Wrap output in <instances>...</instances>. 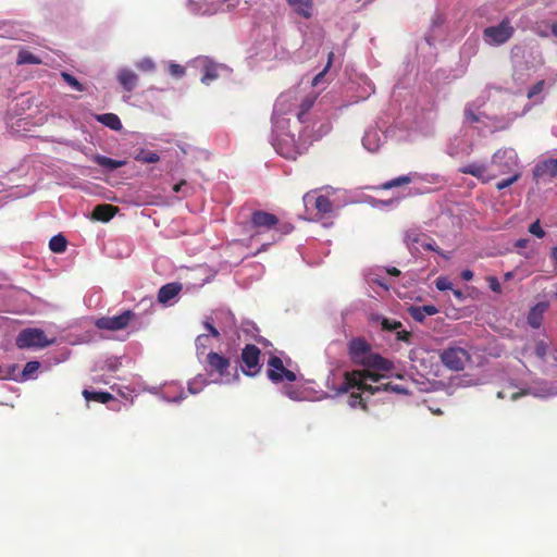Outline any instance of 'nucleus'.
<instances>
[{
  "label": "nucleus",
  "mask_w": 557,
  "mask_h": 557,
  "mask_svg": "<svg viewBox=\"0 0 557 557\" xmlns=\"http://www.w3.org/2000/svg\"><path fill=\"white\" fill-rule=\"evenodd\" d=\"M545 85V81H539L536 84H534L529 90H528V98L532 99L536 95L543 91Z\"/></svg>",
  "instance_id": "44"
},
{
  "label": "nucleus",
  "mask_w": 557,
  "mask_h": 557,
  "mask_svg": "<svg viewBox=\"0 0 557 557\" xmlns=\"http://www.w3.org/2000/svg\"><path fill=\"white\" fill-rule=\"evenodd\" d=\"M348 356L354 364L361 366L366 369L345 372L344 382L339 392L347 393L354 388L367 392L371 395L382 391L403 392L397 385H392L391 383H383L375 386L367 383V381L380 382L384 375L376 371L389 372L394 369V363L383 358L380 354L374 352L371 345L364 338L355 337L349 341Z\"/></svg>",
  "instance_id": "1"
},
{
  "label": "nucleus",
  "mask_w": 557,
  "mask_h": 557,
  "mask_svg": "<svg viewBox=\"0 0 557 557\" xmlns=\"http://www.w3.org/2000/svg\"><path fill=\"white\" fill-rule=\"evenodd\" d=\"M547 350H548V345L546 342L544 341H539L536 342L535 344V355L540 358V359H544L546 354H547Z\"/></svg>",
  "instance_id": "42"
},
{
  "label": "nucleus",
  "mask_w": 557,
  "mask_h": 557,
  "mask_svg": "<svg viewBox=\"0 0 557 557\" xmlns=\"http://www.w3.org/2000/svg\"><path fill=\"white\" fill-rule=\"evenodd\" d=\"M462 174H469L476 177L482 183H488L493 181L492 173L487 171V166L479 163H470L459 169Z\"/></svg>",
  "instance_id": "14"
},
{
  "label": "nucleus",
  "mask_w": 557,
  "mask_h": 557,
  "mask_svg": "<svg viewBox=\"0 0 557 557\" xmlns=\"http://www.w3.org/2000/svg\"><path fill=\"white\" fill-rule=\"evenodd\" d=\"M509 176L499 181L497 184H496V188L498 190H503L509 186H511L512 184H515L516 182H518L521 177V173L520 172H515L512 174H508Z\"/></svg>",
  "instance_id": "32"
},
{
  "label": "nucleus",
  "mask_w": 557,
  "mask_h": 557,
  "mask_svg": "<svg viewBox=\"0 0 557 557\" xmlns=\"http://www.w3.org/2000/svg\"><path fill=\"white\" fill-rule=\"evenodd\" d=\"M435 286L438 290H448V289H453V284L451 282L445 277V276H440L436 278L435 281Z\"/></svg>",
  "instance_id": "41"
},
{
  "label": "nucleus",
  "mask_w": 557,
  "mask_h": 557,
  "mask_svg": "<svg viewBox=\"0 0 557 557\" xmlns=\"http://www.w3.org/2000/svg\"><path fill=\"white\" fill-rule=\"evenodd\" d=\"M438 312L437 308L433 305H424L421 307H410L409 313L413 320L422 322L426 315H434Z\"/></svg>",
  "instance_id": "21"
},
{
  "label": "nucleus",
  "mask_w": 557,
  "mask_h": 557,
  "mask_svg": "<svg viewBox=\"0 0 557 557\" xmlns=\"http://www.w3.org/2000/svg\"><path fill=\"white\" fill-rule=\"evenodd\" d=\"M169 73L174 77H182L185 74V67L181 64L171 63L169 65Z\"/></svg>",
  "instance_id": "45"
},
{
  "label": "nucleus",
  "mask_w": 557,
  "mask_h": 557,
  "mask_svg": "<svg viewBox=\"0 0 557 557\" xmlns=\"http://www.w3.org/2000/svg\"><path fill=\"white\" fill-rule=\"evenodd\" d=\"M312 200H313L314 208L317 209V211L320 214H327V213L332 212L333 203H332V201L330 200L329 197L323 196V195H320L318 197H313L310 194H306L304 196V202L306 205L310 203Z\"/></svg>",
  "instance_id": "15"
},
{
  "label": "nucleus",
  "mask_w": 557,
  "mask_h": 557,
  "mask_svg": "<svg viewBox=\"0 0 557 557\" xmlns=\"http://www.w3.org/2000/svg\"><path fill=\"white\" fill-rule=\"evenodd\" d=\"M135 160L141 163H157L160 161V156L154 151L141 149L135 156Z\"/></svg>",
  "instance_id": "27"
},
{
  "label": "nucleus",
  "mask_w": 557,
  "mask_h": 557,
  "mask_svg": "<svg viewBox=\"0 0 557 557\" xmlns=\"http://www.w3.org/2000/svg\"><path fill=\"white\" fill-rule=\"evenodd\" d=\"M119 211L117 207H114L109 203H102L98 205L94 208L91 213V219L101 221V222H109L111 219L114 218L116 212Z\"/></svg>",
  "instance_id": "17"
},
{
  "label": "nucleus",
  "mask_w": 557,
  "mask_h": 557,
  "mask_svg": "<svg viewBox=\"0 0 557 557\" xmlns=\"http://www.w3.org/2000/svg\"><path fill=\"white\" fill-rule=\"evenodd\" d=\"M348 405L351 407V408H356L357 406H360L364 411L368 410V405H367V401L366 399L361 396L360 393H350L349 397H348Z\"/></svg>",
  "instance_id": "31"
},
{
  "label": "nucleus",
  "mask_w": 557,
  "mask_h": 557,
  "mask_svg": "<svg viewBox=\"0 0 557 557\" xmlns=\"http://www.w3.org/2000/svg\"><path fill=\"white\" fill-rule=\"evenodd\" d=\"M515 34V28L509 18L505 17L498 25L486 27L483 38L486 44L500 46L507 42Z\"/></svg>",
  "instance_id": "8"
},
{
  "label": "nucleus",
  "mask_w": 557,
  "mask_h": 557,
  "mask_svg": "<svg viewBox=\"0 0 557 557\" xmlns=\"http://www.w3.org/2000/svg\"><path fill=\"white\" fill-rule=\"evenodd\" d=\"M411 338H412V334L408 331L401 330V331H397V333H396L397 341L410 344Z\"/></svg>",
  "instance_id": "49"
},
{
  "label": "nucleus",
  "mask_w": 557,
  "mask_h": 557,
  "mask_svg": "<svg viewBox=\"0 0 557 557\" xmlns=\"http://www.w3.org/2000/svg\"><path fill=\"white\" fill-rule=\"evenodd\" d=\"M411 181H412V178L410 175H401V176H398L396 178H393L391 181L383 183L381 185V188L387 190V189H392V188L399 187L403 185H407V184L411 183Z\"/></svg>",
  "instance_id": "29"
},
{
  "label": "nucleus",
  "mask_w": 557,
  "mask_h": 557,
  "mask_svg": "<svg viewBox=\"0 0 557 557\" xmlns=\"http://www.w3.org/2000/svg\"><path fill=\"white\" fill-rule=\"evenodd\" d=\"M381 325L384 331H397L403 324L400 321L383 318Z\"/></svg>",
  "instance_id": "37"
},
{
  "label": "nucleus",
  "mask_w": 557,
  "mask_h": 557,
  "mask_svg": "<svg viewBox=\"0 0 557 557\" xmlns=\"http://www.w3.org/2000/svg\"><path fill=\"white\" fill-rule=\"evenodd\" d=\"M387 273L389 275H393V276H399L400 275V271L397 268H395V267L387 269Z\"/></svg>",
  "instance_id": "53"
},
{
  "label": "nucleus",
  "mask_w": 557,
  "mask_h": 557,
  "mask_svg": "<svg viewBox=\"0 0 557 557\" xmlns=\"http://www.w3.org/2000/svg\"><path fill=\"white\" fill-rule=\"evenodd\" d=\"M250 225L257 233L275 230L281 236L290 234L295 228L292 223L281 222L275 214L263 210H255L251 212Z\"/></svg>",
  "instance_id": "3"
},
{
  "label": "nucleus",
  "mask_w": 557,
  "mask_h": 557,
  "mask_svg": "<svg viewBox=\"0 0 557 557\" xmlns=\"http://www.w3.org/2000/svg\"><path fill=\"white\" fill-rule=\"evenodd\" d=\"M16 63L20 65L21 64H40L41 60L38 57H36L35 54H33L32 52H29L28 50L22 49L18 51Z\"/></svg>",
  "instance_id": "26"
},
{
  "label": "nucleus",
  "mask_w": 557,
  "mask_h": 557,
  "mask_svg": "<svg viewBox=\"0 0 557 557\" xmlns=\"http://www.w3.org/2000/svg\"><path fill=\"white\" fill-rule=\"evenodd\" d=\"M317 98L318 95L313 91L301 96L297 90H288L278 97L276 106L284 113L297 110L296 116L299 122L304 123Z\"/></svg>",
  "instance_id": "2"
},
{
  "label": "nucleus",
  "mask_w": 557,
  "mask_h": 557,
  "mask_svg": "<svg viewBox=\"0 0 557 557\" xmlns=\"http://www.w3.org/2000/svg\"><path fill=\"white\" fill-rule=\"evenodd\" d=\"M96 120L113 131H120L123 127L120 117L114 113L98 114Z\"/></svg>",
  "instance_id": "22"
},
{
  "label": "nucleus",
  "mask_w": 557,
  "mask_h": 557,
  "mask_svg": "<svg viewBox=\"0 0 557 557\" xmlns=\"http://www.w3.org/2000/svg\"><path fill=\"white\" fill-rule=\"evenodd\" d=\"M288 5L294 11L305 18H310L312 15L313 0H286Z\"/></svg>",
  "instance_id": "20"
},
{
  "label": "nucleus",
  "mask_w": 557,
  "mask_h": 557,
  "mask_svg": "<svg viewBox=\"0 0 557 557\" xmlns=\"http://www.w3.org/2000/svg\"><path fill=\"white\" fill-rule=\"evenodd\" d=\"M557 176V159H545L536 163L533 178L536 184L550 182Z\"/></svg>",
  "instance_id": "12"
},
{
  "label": "nucleus",
  "mask_w": 557,
  "mask_h": 557,
  "mask_svg": "<svg viewBox=\"0 0 557 557\" xmlns=\"http://www.w3.org/2000/svg\"><path fill=\"white\" fill-rule=\"evenodd\" d=\"M528 244V239H519L516 244L517 247L524 248Z\"/></svg>",
  "instance_id": "55"
},
{
  "label": "nucleus",
  "mask_w": 557,
  "mask_h": 557,
  "mask_svg": "<svg viewBox=\"0 0 557 557\" xmlns=\"http://www.w3.org/2000/svg\"><path fill=\"white\" fill-rule=\"evenodd\" d=\"M529 232L532 235L536 236L537 238H543L545 236V232L542 228L539 220H536L529 226Z\"/></svg>",
  "instance_id": "43"
},
{
  "label": "nucleus",
  "mask_w": 557,
  "mask_h": 557,
  "mask_svg": "<svg viewBox=\"0 0 557 557\" xmlns=\"http://www.w3.org/2000/svg\"><path fill=\"white\" fill-rule=\"evenodd\" d=\"M461 278L465 281H471L473 278V272L471 270H463L461 272Z\"/></svg>",
  "instance_id": "51"
},
{
  "label": "nucleus",
  "mask_w": 557,
  "mask_h": 557,
  "mask_svg": "<svg viewBox=\"0 0 557 557\" xmlns=\"http://www.w3.org/2000/svg\"><path fill=\"white\" fill-rule=\"evenodd\" d=\"M440 359L447 369L458 372L465 369L471 357L467 349L451 345L441 350Z\"/></svg>",
  "instance_id": "5"
},
{
  "label": "nucleus",
  "mask_w": 557,
  "mask_h": 557,
  "mask_svg": "<svg viewBox=\"0 0 557 557\" xmlns=\"http://www.w3.org/2000/svg\"><path fill=\"white\" fill-rule=\"evenodd\" d=\"M453 293L454 296L459 300H462L465 298V295L460 289H453Z\"/></svg>",
  "instance_id": "54"
},
{
  "label": "nucleus",
  "mask_w": 557,
  "mask_h": 557,
  "mask_svg": "<svg viewBox=\"0 0 557 557\" xmlns=\"http://www.w3.org/2000/svg\"><path fill=\"white\" fill-rule=\"evenodd\" d=\"M39 368L40 363L38 361H28L22 371L21 381H26L33 377V375L39 370Z\"/></svg>",
  "instance_id": "30"
},
{
  "label": "nucleus",
  "mask_w": 557,
  "mask_h": 557,
  "mask_svg": "<svg viewBox=\"0 0 557 557\" xmlns=\"http://www.w3.org/2000/svg\"><path fill=\"white\" fill-rule=\"evenodd\" d=\"M94 161L107 169V170H110V171H113V170H116L119 168H122L126 164V161L125 160H114V159H111L109 157H106V156H100V154H97L94 157Z\"/></svg>",
  "instance_id": "23"
},
{
  "label": "nucleus",
  "mask_w": 557,
  "mask_h": 557,
  "mask_svg": "<svg viewBox=\"0 0 557 557\" xmlns=\"http://www.w3.org/2000/svg\"><path fill=\"white\" fill-rule=\"evenodd\" d=\"M488 286L494 293L502 292V285L496 276H488L487 278Z\"/></svg>",
  "instance_id": "48"
},
{
  "label": "nucleus",
  "mask_w": 557,
  "mask_h": 557,
  "mask_svg": "<svg viewBox=\"0 0 557 557\" xmlns=\"http://www.w3.org/2000/svg\"><path fill=\"white\" fill-rule=\"evenodd\" d=\"M195 385H196V381L190 382V383L188 384V389H189V392H190L191 394H196V393H198V392L201 389V387H196Z\"/></svg>",
  "instance_id": "52"
},
{
  "label": "nucleus",
  "mask_w": 557,
  "mask_h": 557,
  "mask_svg": "<svg viewBox=\"0 0 557 557\" xmlns=\"http://www.w3.org/2000/svg\"><path fill=\"white\" fill-rule=\"evenodd\" d=\"M261 350L253 344H247L240 352V369L247 376H256L262 370Z\"/></svg>",
  "instance_id": "6"
},
{
  "label": "nucleus",
  "mask_w": 557,
  "mask_h": 557,
  "mask_svg": "<svg viewBox=\"0 0 557 557\" xmlns=\"http://www.w3.org/2000/svg\"><path fill=\"white\" fill-rule=\"evenodd\" d=\"M205 329L209 332V334L215 338L220 337V332L218 329L209 321L203 322Z\"/></svg>",
  "instance_id": "50"
},
{
  "label": "nucleus",
  "mask_w": 557,
  "mask_h": 557,
  "mask_svg": "<svg viewBox=\"0 0 557 557\" xmlns=\"http://www.w3.org/2000/svg\"><path fill=\"white\" fill-rule=\"evenodd\" d=\"M62 78L64 79V82H66L73 89L77 90V91H84L85 90V87L82 83H79L76 77H74L73 75L66 73V72H62L61 74Z\"/></svg>",
  "instance_id": "35"
},
{
  "label": "nucleus",
  "mask_w": 557,
  "mask_h": 557,
  "mask_svg": "<svg viewBox=\"0 0 557 557\" xmlns=\"http://www.w3.org/2000/svg\"><path fill=\"white\" fill-rule=\"evenodd\" d=\"M552 33L555 37H557V23L552 25Z\"/></svg>",
  "instance_id": "57"
},
{
  "label": "nucleus",
  "mask_w": 557,
  "mask_h": 557,
  "mask_svg": "<svg viewBox=\"0 0 557 557\" xmlns=\"http://www.w3.org/2000/svg\"><path fill=\"white\" fill-rule=\"evenodd\" d=\"M207 368L206 370L210 375L216 374L219 380L223 383H230L231 382V360L230 358L215 352L210 351L207 355Z\"/></svg>",
  "instance_id": "7"
},
{
  "label": "nucleus",
  "mask_w": 557,
  "mask_h": 557,
  "mask_svg": "<svg viewBox=\"0 0 557 557\" xmlns=\"http://www.w3.org/2000/svg\"><path fill=\"white\" fill-rule=\"evenodd\" d=\"M548 305L546 302H539L533 308H531L528 314V323L533 329H539L543 321V314L547 310Z\"/></svg>",
  "instance_id": "19"
},
{
  "label": "nucleus",
  "mask_w": 557,
  "mask_h": 557,
  "mask_svg": "<svg viewBox=\"0 0 557 557\" xmlns=\"http://www.w3.org/2000/svg\"><path fill=\"white\" fill-rule=\"evenodd\" d=\"M465 117L470 123H476L480 121V116L470 107L465 109Z\"/></svg>",
  "instance_id": "47"
},
{
  "label": "nucleus",
  "mask_w": 557,
  "mask_h": 557,
  "mask_svg": "<svg viewBox=\"0 0 557 557\" xmlns=\"http://www.w3.org/2000/svg\"><path fill=\"white\" fill-rule=\"evenodd\" d=\"M209 341V336L207 334H201L199 336H197L196 338V348H197V354L198 355H203L206 349H207V342Z\"/></svg>",
  "instance_id": "38"
},
{
  "label": "nucleus",
  "mask_w": 557,
  "mask_h": 557,
  "mask_svg": "<svg viewBox=\"0 0 557 557\" xmlns=\"http://www.w3.org/2000/svg\"><path fill=\"white\" fill-rule=\"evenodd\" d=\"M116 78L123 89L128 92L133 91L138 84V75L129 69L120 70Z\"/></svg>",
  "instance_id": "16"
},
{
  "label": "nucleus",
  "mask_w": 557,
  "mask_h": 557,
  "mask_svg": "<svg viewBox=\"0 0 557 557\" xmlns=\"http://www.w3.org/2000/svg\"><path fill=\"white\" fill-rule=\"evenodd\" d=\"M136 314L132 310H125L119 315L114 317H100L96 319L95 326L98 330L117 332L125 330L129 323L135 319Z\"/></svg>",
  "instance_id": "9"
},
{
  "label": "nucleus",
  "mask_w": 557,
  "mask_h": 557,
  "mask_svg": "<svg viewBox=\"0 0 557 557\" xmlns=\"http://www.w3.org/2000/svg\"><path fill=\"white\" fill-rule=\"evenodd\" d=\"M425 237L424 234H420L417 232H410L406 234V243L409 247L413 246L414 244H420L423 242V238Z\"/></svg>",
  "instance_id": "36"
},
{
  "label": "nucleus",
  "mask_w": 557,
  "mask_h": 557,
  "mask_svg": "<svg viewBox=\"0 0 557 557\" xmlns=\"http://www.w3.org/2000/svg\"><path fill=\"white\" fill-rule=\"evenodd\" d=\"M135 66L143 72H153L156 69V64L152 59L150 58H144L136 62Z\"/></svg>",
  "instance_id": "34"
},
{
  "label": "nucleus",
  "mask_w": 557,
  "mask_h": 557,
  "mask_svg": "<svg viewBox=\"0 0 557 557\" xmlns=\"http://www.w3.org/2000/svg\"><path fill=\"white\" fill-rule=\"evenodd\" d=\"M506 280H509L511 277V274L510 273H506Z\"/></svg>",
  "instance_id": "59"
},
{
  "label": "nucleus",
  "mask_w": 557,
  "mask_h": 557,
  "mask_svg": "<svg viewBox=\"0 0 557 557\" xmlns=\"http://www.w3.org/2000/svg\"><path fill=\"white\" fill-rule=\"evenodd\" d=\"M525 394V392L523 391H512L510 393H507L505 389L503 391H498L496 396L497 398L499 399H505L507 397H509L511 400H517L519 397L523 396Z\"/></svg>",
  "instance_id": "40"
},
{
  "label": "nucleus",
  "mask_w": 557,
  "mask_h": 557,
  "mask_svg": "<svg viewBox=\"0 0 557 557\" xmlns=\"http://www.w3.org/2000/svg\"><path fill=\"white\" fill-rule=\"evenodd\" d=\"M67 242L61 234L53 236L49 242V248L55 253L64 252L66 249Z\"/></svg>",
  "instance_id": "28"
},
{
  "label": "nucleus",
  "mask_w": 557,
  "mask_h": 557,
  "mask_svg": "<svg viewBox=\"0 0 557 557\" xmlns=\"http://www.w3.org/2000/svg\"><path fill=\"white\" fill-rule=\"evenodd\" d=\"M267 376L273 383H280L284 380L287 382H295L296 374L285 368L282 359L277 356H271L268 360Z\"/></svg>",
  "instance_id": "11"
},
{
  "label": "nucleus",
  "mask_w": 557,
  "mask_h": 557,
  "mask_svg": "<svg viewBox=\"0 0 557 557\" xmlns=\"http://www.w3.org/2000/svg\"><path fill=\"white\" fill-rule=\"evenodd\" d=\"M219 77L218 66L213 63H206L202 67L201 82L209 85Z\"/></svg>",
  "instance_id": "25"
},
{
  "label": "nucleus",
  "mask_w": 557,
  "mask_h": 557,
  "mask_svg": "<svg viewBox=\"0 0 557 557\" xmlns=\"http://www.w3.org/2000/svg\"><path fill=\"white\" fill-rule=\"evenodd\" d=\"M280 153H281V154H283V156H284V157H286V158H294V156H292V154H287V153L285 154V153H283V152H281V151H280Z\"/></svg>",
  "instance_id": "58"
},
{
  "label": "nucleus",
  "mask_w": 557,
  "mask_h": 557,
  "mask_svg": "<svg viewBox=\"0 0 557 557\" xmlns=\"http://www.w3.org/2000/svg\"><path fill=\"white\" fill-rule=\"evenodd\" d=\"M333 60H334V52H333V51H331V52L329 53V55H327V63H326L325 67H324L320 73H318V74L313 77V79H312V86H313V87L318 86V85L322 82V79H323V77L325 76L326 72H327V71H329V69L331 67V65H332V63H333Z\"/></svg>",
  "instance_id": "33"
},
{
  "label": "nucleus",
  "mask_w": 557,
  "mask_h": 557,
  "mask_svg": "<svg viewBox=\"0 0 557 557\" xmlns=\"http://www.w3.org/2000/svg\"><path fill=\"white\" fill-rule=\"evenodd\" d=\"M550 257L555 262H557V246L553 248Z\"/></svg>",
  "instance_id": "56"
},
{
  "label": "nucleus",
  "mask_w": 557,
  "mask_h": 557,
  "mask_svg": "<svg viewBox=\"0 0 557 557\" xmlns=\"http://www.w3.org/2000/svg\"><path fill=\"white\" fill-rule=\"evenodd\" d=\"M172 189L176 194L181 193L183 197H187L189 195L187 183L184 180L175 184Z\"/></svg>",
  "instance_id": "46"
},
{
  "label": "nucleus",
  "mask_w": 557,
  "mask_h": 557,
  "mask_svg": "<svg viewBox=\"0 0 557 557\" xmlns=\"http://www.w3.org/2000/svg\"><path fill=\"white\" fill-rule=\"evenodd\" d=\"M421 247L425 250H431V251H435L440 255H442V250L441 248L437 246V244L435 243L434 239L432 238H429V237H424L423 238V242L421 243Z\"/></svg>",
  "instance_id": "39"
},
{
  "label": "nucleus",
  "mask_w": 557,
  "mask_h": 557,
  "mask_svg": "<svg viewBox=\"0 0 557 557\" xmlns=\"http://www.w3.org/2000/svg\"><path fill=\"white\" fill-rule=\"evenodd\" d=\"M83 396L87 401H97L101 404H108L110 400L114 399L113 395L108 392H92L88 389L83 391Z\"/></svg>",
  "instance_id": "24"
},
{
  "label": "nucleus",
  "mask_w": 557,
  "mask_h": 557,
  "mask_svg": "<svg viewBox=\"0 0 557 557\" xmlns=\"http://www.w3.org/2000/svg\"><path fill=\"white\" fill-rule=\"evenodd\" d=\"M519 158L517 152L511 148L498 149L491 159L492 176L495 180L502 175L519 172L517 170Z\"/></svg>",
  "instance_id": "4"
},
{
  "label": "nucleus",
  "mask_w": 557,
  "mask_h": 557,
  "mask_svg": "<svg viewBox=\"0 0 557 557\" xmlns=\"http://www.w3.org/2000/svg\"><path fill=\"white\" fill-rule=\"evenodd\" d=\"M182 290L180 283H168L163 285L158 292V301L160 304H168L174 297H176Z\"/></svg>",
  "instance_id": "18"
},
{
  "label": "nucleus",
  "mask_w": 557,
  "mask_h": 557,
  "mask_svg": "<svg viewBox=\"0 0 557 557\" xmlns=\"http://www.w3.org/2000/svg\"><path fill=\"white\" fill-rule=\"evenodd\" d=\"M462 174H469L476 177L482 183H488L493 181L492 173L487 171V166L479 163H470L459 169Z\"/></svg>",
  "instance_id": "13"
},
{
  "label": "nucleus",
  "mask_w": 557,
  "mask_h": 557,
  "mask_svg": "<svg viewBox=\"0 0 557 557\" xmlns=\"http://www.w3.org/2000/svg\"><path fill=\"white\" fill-rule=\"evenodd\" d=\"M53 341L47 339L45 332L40 329H25L16 337L18 348H45L51 345Z\"/></svg>",
  "instance_id": "10"
}]
</instances>
